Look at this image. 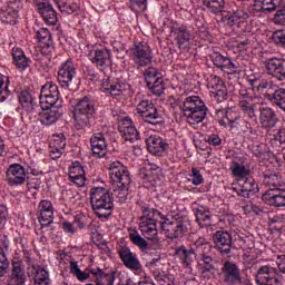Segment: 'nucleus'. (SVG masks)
<instances>
[{
    "label": "nucleus",
    "instance_id": "f257e3e1",
    "mask_svg": "<svg viewBox=\"0 0 285 285\" xmlns=\"http://www.w3.org/2000/svg\"><path fill=\"white\" fill-rule=\"evenodd\" d=\"M109 177L116 186L114 189V195L119 204H126L128 199V189L130 184H132V178H130V171L128 167L121 164V161H114L109 165Z\"/></svg>",
    "mask_w": 285,
    "mask_h": 285
},
{
    "label": "nucleus",
    "instance_id": "f03ea898",
    "mask_svg": "<svg viewBox=\"0 0 285 285\" xmlns=\"http://www.w3.org/2000/svg\"><path fill=\"white\" fill-rule=\"evenodd\" d=\"M89 199L94 215L98 219H108L115 210V200L110 190L106 187H92L89 190Z\"/></svg>",
    "mask_w": 285,
    "mask_h": 285
},
{
    "label": "nucleus",
    "instance_id": "7ed1b4c3",
    "mask_svg": "<svg viewBox=\"0 0 285 285\" xmlns=\"http://www.w3.org/2000/svg\"><path fill=\"white\" fill-rule=\"evenodd\" d=\"M194 246L196 248L197 262L200 266L202 275L208 273L209 275H215V273L219 271V267H217L219 259H217L215 252H213V245H210L206 238L199 237L195 240Z\"/></svg>",
    "mask_w": 285,
    "mask_h": 285
},
{
    "label": "nucleus",
    "instance_id": "20e7f679",
    "mask_svg": "<svg viewBox=\"0 0 285 285\" xmlns=\"http://www.w3.org/2000/svg\"><path fill=\"white\" fill-rule=\"evenodd\" d=\"M95 101L90 96L79 99L73 110V119L78 130H90L95 124Z\"/></svg>",
    "mask_w": 285,
    "mask_h": 285
},
{
    "label": "nucleus",
    "instance_id": "39448f33",
    "mask_svg": "<svg viewBox=\"0 0 285 285\" xmlns=\"http://www.w3.org/2000/svg\"><path fill=\"white\" fill-rule=\"evenodd\" d=\"M184 117L187 118L188 124L195 126L202 124L208 115V107L199 96H189L185 98L181 105Z\"/></svg>",
    "mask_w": 285,
    "mask_h": 285
},
{
    "label": "nucleus",
    "instance_id": "423d86ee",
    "mask_svg": "<svg viewBox=\"0 0 285 285\" xmlns=\"http://www.w3.org/2000/svg\"><path fill=\"white\" fill-rule=\"evenodd\" d=\"M249 83L253 88H257V90H266L268 88L267 92L265 94L266 99L272 101L274 106H277L279 110L285 112V89L284 88H276L273 90V85H269L268 81L265 79H262V77H254L249 78Z\"/></svg>",
    "mask_w": 285,
    "mask_h": 285
},
{
    "label": "nucleus",
    "instance_id": "0eeeda50",
    "mask_svg": "<svg viewBox=\"0 0 285 285\" xmlns=\"http://www.w3.org/2000/svg\"><path fill=\"white\" fill-rule=\"evenodd\" d=\"M188 226H190L188 220L179 215L173 216L171 220L165 216V219L160 222V228L168 239H178V237L186 235Z\"/></svg>",
    "mask_w": 285,
    "mask_h": 285
},
{
    "label": "nucleus",
    "instance_id": "6e6552de",
    "mask_svg": "<svg viewBox=\"0 0 285 285\" xmlns=\"http://www.w3.org/2000/svg\"><path fill=\"white\" fill-rule=\"evenodd\" d=\"M58 82L65 90H77L79 78H77V67L72 60H66L58 70Z\"/></svg>",
    "mask_w": 285,
    "mask_h": 285
},
{
    "label": "nucleus",
    "instance_id": "1a4fd4ad",
    "mask_svg": "<svg viewBox=\"0 0 285 285\" xmlns=\"http://www.w3.org/2000/svg\"><path fill=\"white\" fill-rule=\"evenodd\" d=\"M137 115L150 126H164L165 120L159 109L156 108L155 104L150 100H141L136 107Z\"/></svg>",
    "mask_w": 285,
    "mask_h": 285
},
{
    "label": "nucleus",
    "instance_id": "9d476101",
    "mask_svg": "<svg viewBox=\"0 0 285 285\" xmlns=\"http://www.w3.org/2000/svg\"><path fill=\"white\" fill-rule=\"evenodd\" d=\"M175 43L181 51L190 50L195 46V33L186 24L174 23L170 27Z\"/></svg>",
    "mask_w": 285,
    "mask_h": 285
},
{
    "label": "nucleus",
    "instance_id": "9b49d317",
    "mask_svg": "<svg viewBox=\"0 0 285 285\" xmlns=\"http://www.w3.org/2000/svg\"><path fill=\"white\" fill-rule=\"evenodd\" d=\"M250 16L248 11L242 7L235 6V3L230 2L229 7L222 13V21L225 26L233 28V26H239V23H244L246 19Z\"/></svg>",
    "mask_w": 285,
    "mask_h": 285
},
{
    "label": "nucleus",
    "instance_id": "f8f14e48",
    "mask_svg": "<svg viewBox=\"0 0 285 285\" xmlns=\"http://www.w3.org/2000/svg\"><path fill=\"white\" fill-rule=\"evenodd\" d=\"M88 59L101 72H106V70H110V68H112V51L108 48L89 51Z\"/></svg>",
    "mask_w": 285,
    "mask_h": 285
},
{
    "label": "nucleus",
    "instance_id": "ddd939ff",
    "mask_svg": "<svg viewBox=\"0 0 285 285\" xmlns=\"http://www.w3.org/2000/svg\"><path fill=\"white\" fill-rule=\"evenodd\" d=\"M258 285H284L279 271L271 265L262 266L256 273Z\"/></svg>",
    "mask_w": 285,
    "mask_h": 285
},
{
    "label": "nucleus",
    "instance_id": "4468645a",
    "mask_svg": "<svg viewBox=\"0 0 285 285\" xmlns=\"http://www.w3.org/2000/svg\"><path fill=\"white\" fill-rule=\"evenodd\" d=\"M219 277L223 284L239 285L242 284V269L234 262L226 261L220 269Z\"/></svg>",
    "mask_w": 285,
    "mask_h": 285
},
{
    "label": "nucleus",
    "instance_id": "2eb2a0df",
    "mask_svg": "<svg viewBox=\"0 0 285 285\" xmlns=\"http://www.w3.org/2000/svg\"><path fill=\"white\" fill-rule=\"evenodd\" d=\"M145 81L147 88L155 95L156 97H160L164 95V78H161V73L156 68L149 67L144 72Z\"/></svg>",
    "mask_w": 285,
    "mask_h": 285
},
{
    "label": "nucleus",
    "instance_id": "dca6fc26",
    "mask_svg": "<svg viewBox=\"0 0 285 285\" xmlns=\"http://www.w3.org/2000/svg\"><path fill=\"white\" fill-rule=\"evenodd\" d=\"M131 59L139 68L150 66L153 63V49L146 42H140L131 49Z\"/></svg>",
    "mask_w": 285,
    "mask_h": 285
},
{
    "label": "nucleus",
    "instance_id": "f3484780",
    "mask_svg": "<svg viewBox=\"0 0 285 285\" xmlns=\"http://www.w3.org/2000/svg\"><path fill=\"white\" fill-rule=\"evenodd\" d=\"M19 104L22 106L21 117L24 121H32L37 115V102L29 91H21L18 96Z\"/></svg>",
    "mask_w": 285,
    "mask_h": 285
},
{
    "label": "nucleus",
    "instance_id": "a211bd4d",
    "mask_svg": "<svg viewBox=\"0 0 285 285\" xmlns=\"http://www.w3.org/2000/svg\"><path fill=\"white\" fill-rule=\"evenodd\" d=\"M102 92L109 95L112 99L121 101L124 99V92H126V85L117 78H106L102 79Z\"/></svg>",
    "mask_w": 285,
    "mask_h": 285
},
{
    "label": "nucleus",
    "instance_id": "6ab92c4d",
    "mask_svg": "<svg viewBox=\"0 0 285 285\" xmlns=\"http://www.w3.org/2000/svg\"><path fill=\"white\" fill-rule=\"evenodd\" d=\"M215 248L220 253V255H230V250L235 243H233V234L226 230H217L213 235Z\"/></svg>",
    "mask_w": 285,
    "mask_h": 285
},
{
    "label": "nucleus",
    "instance_id": "aec40b11",
    "mask_svg": "<svg viewBox=\"0 0 285 285\" xmlns=\"http://www.w3.org/2000/svg\"><path fill=\"white\" fill-rule=\"evenodd\" d=\"M36 7L38 8V12L41 14L47 26H57L59 17L52 7V3H50V0H36Z\"/></svg>",
    "mask_w": 285,
    "mask_h": 285
},
{
    "label": "nucleus",
    "instance_id": "412c9836",
    "mask_svg": "<svg viewBox=\"0 0 285 285\" xmlns=\"http://www.w3.org/2000/svg\"><path fill=\"white\" fill-rule=\"evenodd\" d=\"M146 144L148 151L155 157H166L168 150H170V145L159 136H150L147 138Z\"/></svg>",
    "mask_w": 285,
    "mask_h": 285
},
{
    "label": "nucleus",
    "instance_id": "4be33fe9",
    "mask_svg": "<svg viewBox=\"0 0 285 285\" xmlns=\"http://www.w3.org/2000/svg\"><path fill=\"white\" fill-rule=\"evenodd\" d=\"M7 184L9 186H23L26 184V167L21 164H11L7 169Z\"/></svg>",
    "mask_w": 285,
    "mask_h": 285
},
{
    "label": "nucleus",
    "instance_id": "5701e85b",
    "mask_svg": "<svg viewBox=\"0 0 285 285\" xmlns=\"http://www.w3.org/2000/svg\"><path fill=\"white\" fill-rule=\"evenodd\" d=\"M118 255L126 268H128L129 271H141V262H139L137 254L130 250V247L120 246V248L118 249Z\"/></svg>",
    "mask_w": 285,
    "mask_h": 285
},
{
    "label": "nucleus",
    "instance_id": "b1692460",
    "mask_svg": "<svg viewBox=\"0 0 285 285\" xmlns=\"http://www.w3.org/2000/svg\"><path fill=\"white\" fill-rule=\"evenodd\" d=\"M262 199L266 206L273 208H285V188L284 189H267Z\"/></svg>",
    "mask_w": 285,
    "mask_h": 285
},
{
    "label": "nucleus",
    "instance_id": "393cba45",
    "mask_svg": "<svg viewBox=\"0 0 285 285\" xmlns=\"http://www.w3.org/2000/svg\"><path fill=\"white\" fill-rule=\"evenodd\" d=\"M118 130L125 141H139V130L135 127V122L130 118L122 119L118 125Z\"/></svg>",
    "mask_w": 285,
    "mask_h": 285
},
{
    "label": "nucleus",
    "instance_id": "a878e982",
    "mask_svg": "<svg viewBox=\"0 0 285 285\" xmlns=\"http://www.w3.org/2000/svg\"><path fill=\"white\" fill-rule=\"evenodd\" d=\"M233 191L238 195V197H244V199H253L257 193H259V185L255 183L253 178H246L243 183H239L238 187H233Z\"/></svg>",
    "mask_w": 285,
    "mask_h": 285
},
{
    "label": "nucleus",
    "instance_id": "bb28decb",
    "mask_svg": "<svg viewBox=\"0 0 285 285\" xmlns=\"http://www.w3.org/2000/svg\"><path fill=\"white\" fill-rule=\"evenodd\" d=\"M267 75L275 77L278 81H285V59L269 58L265 61Z\"/></svg>",
    "mask_w": 285,
    "mask_h": 285
},
{
    "label": "nucleus",
    "instance_id": "cd10ccee",
    "mask_svg": "<svg viewBox=\"0 0 285 285\" xmlns=\"http://www.w3.org/2000/svg\"><path fill=\"white\" fill-rule=\"evenodd\" d=\"M38 222L41 226H50L55 220V207L50 200H41L38 205Z\"/></svg>",
    "mask_w": 285,
    "mask_h": 285
},
{
    "label": "nucleus",
    "instance_id": "c85d7f7f",
    "mask_svg": "<svg viewBox=\"0 0 285 285\" xmlns=\"http://www.w3.org/2000/svg\"><path fill=\"white\" fill-rule=\"evenodd\" d=\"M137 204L142 214L139 217V222L158 224L159 219H161L160 222H164V219H166V216H164L159 210L148 207L144 202H138Z\"/></svg>",
    "mask_w": 285,
    "mask_h": 285
},
{
    "label": "nucleus",
    "instance_id": "c756f323",
    "mask_svg": "<svg viewBox=\"0 0 285 285\" xmlns=\"http://www.w3.org/2000/svg\"><path fill=\"white\" fill-rule=\"evenodd\" d=\"M11 266L8 284H26V266H23V262L19 258H13Z\"/></svg>",
    "mask_w": 285,
    "mask_h": 285
},
{
    "label": "nucleus",
    "instance_id": "7c9ffc66",
    "mask_svg": "<svg viewBox=\"0 0 285 285\" xmlns=\"http://www.w3.org/2000/svg\"><path fill=\"white\" fill-rule=\"evenodd\" d=\"M19 19V4L11 2L6 7H2L0 11V21L7 26H16Z\"/></svg>",
    "mask_w": 285,
    "mask_h": 285
},
{
    "label": "nucleus",
    "instance_id": "2f4dec72",
    "mask_svg": "<svg viewBox=\"0 0 285 285\" xmlns=\"http://www.w3.org/2000/svg\"><path fill=\"white\" fill-rule=\"evenodd\" d=\"M49 148V157H51V159H60L61 155L66 151V136H63V134L53 136Z\"/></svg>",
    "mask_w": 285,
    "mask_h": 285
},
{
    "label": "nucleus",
    "instance_id": "473e14b6",
    "mask_svg": "<svg viewBox=\"0 0 285 285\" xmlns=\"http://www.w3.org/2000/svg\"><path fill=\"white\" fill-rule=\"evenodd\" d=\"M90 144L95 157L101 158L107 155L108 144H106V138L104 137V134L98 132L90 138Z\"/></svg>",
    "mask_w": 285,
    "mask_h": 285
},
{
    "label": "nucleus",
    "instance_id": "72a5a7b5",
    "mask_svg": "<svg viewBox=\"0 0 285 285\" xmlns=\"http://www.w3.org/2000/svg\"><path fill=\"white\" fill-rule=\"evenodd\" d=\"M261 125L263 128H267V130H271L277 126V121H279V118H277V114L273 108L264 107L261 109Z\"/></svg>",
    "mask_w": 285,
    "mask_h": 285
},
{
    "label": "nucleus",
    "instance_id": "f704fd0d",
    "mask_svg": "<svg viewBox=\"0 0 285 285\" xmlns=\"http://www.w3.org/2000/svg\"><path fill=\"white\" fill-rule=\"evenodd\" d=\"M215 85H212L213 90L210 97H214L215 101L217 104H222L228 99V91L226 89V85L224 83V80L219 77H214Z\"/></svg>",
    "mask_w": 285,
    "mask_h": 285
},
{
    "label": "nucleus",
    "instance_id": "c9c22d12",
    "mask_svg": "<svg viewBox=\"0 0 285 285\" xmlns=\"http://www.w3.org/2000/svg\"><path fill=\"white\" fill-rule=\"evenodd\" d=\"M195 215L196 222L200 228H208V226H213V213H210V208L199 206L195 209Z\"/></svg>",
    "mask_w": 285,
    "mask_h": 285
},
{
    "label": "nucleus",
    "instance_id": "e433bc0d",
    "mask_svg": "<svg viewBox=\"0 0 285 285\" xmlns=\"http://www.w3.org/2000/svg\"><path fill=\"white\" fill-rule=\"evenodd\" d=\"M11 55L13 57V65L18 70L23 72V70L30 68V58L26 57V52L22 48L13 47Z\"/></svg>",
    "mask_w": 285,
    "mask_h": 285
},
{
    "label": "nucleus",
    "instance_id": "4c0bfd02",
    "mask_svg": "<svg viewBox=\"0 0 285 285\" xmlns=\"http://www.w3.org/2000/svg\"><path fill=\"white\" fill-rule=\"evenodd\" d=\"M279 6H282V0H255L254 2L256 12H263L264 14L275 12Z\"/></svg>",
    "mask_w": 285,
    "mask_h": 285
},
{
    "label": "nucleus",
    "instance_id": "58836bf2",
    "mask_svg": "<svg viewBox=\"0 0 285 285\" xmlns=\"http://www.w3.org/2000/svg\"><path fill=\"white\" fill-rule=\"evenodd\" d=\"M139 230L145 239H149V242H157L159 235L157 223H146L139 220Z\"/></svg>",
    "mask_w": 285,
    "mask_h": 285
},
{
    "label": "nucleus",
    "instance_id": "ea45409f",
    "mask_svg": "<svg viewBox=\"0 0 285 285\" xmlns=\"http://www.w3.org/2000/svg\"><path fill=\"white\" fill-rule=\"evenodd\" d=\"M175 254L178 256L184 266H190V264H193L194 259L197 257V249L188 248L181 245L180 247L176 248Z\"/></svg>",
    "mask_w": 285,
    "mask_h": 285
},
{
    "label": "nucleus",
    "instance_id": "a19ab883",
    "mask_svg": "<svg viewBox=\"0 0 285 285\" xmlns=\"http://www.w3.org/2000/svg\"><path fill=\"white\" fill-rule=\"evenodd\" d=\"M264 186H268L269 190H283L285 188L284 179L277 174H264Z\"/></svg>",
    "mask_w": 285,
    "mask_h": 285
},
{
    "label": "nucleus",
    "instance_id": "79ce46f5",
    "mask_svg": "<svg viewBox=\"0 0 285 285\" xmlns=\"http://www.w3.org/2000/svg\"><path fill=\"white\" fill-rule=\"evenodd\" d=\"M59 117H61L59 109H51L40 112L38 115V121H40L42 126H53V124L59 121Z\"/></svg>",
    "mask_w": 285,
    "mask_h": 285
},
{
    "label": "nucleus",
    "instance_id": "37998d69",
    "mask_svg": "<svg viewBox=\"0 0 285 285\" xmlns=\"http://www.w3.org/2000/svg\"><path fill=\"white\" fill-rule=\"evenodd\" d=\"M203 6L210 14H222L226 8V0H204Z\"/></svg>",
    "mask_w": 285,
    "mask_h": 285
},
{
    "label": "nucleus",
    "instance_id": "c03bdc74",
    "mask_svg": "<svg viewBox=\"0 0 285 285\" xmlns=\"http://www.w3.org/2000/svg\"><path fill=\"white\" fill-rule=\"evenodd\" d=\"M39 99L42 110L61 108V96H40Z\"/></svg>",
    "mask_w": 285,
    "mask_h": 285
},
{
    "label": "nucleus",
    "instance_id": "a18cd8bd",
    "mask_svg": "<svg viewBox=\"0 0 285 285\" xmlns=\"http://www.w3.org/2000/svg\"><path fill=\"white\" fill-rule=\"evenodd\" d=\"M229 170H232V175L239 179V181H244L250 177V170L237 161L232 163Z\"/></svg>",
    "mask_w": 285,
    "mask_h": 285
},
{
    "label": "nucleus",
    "instance_id": "49530a36",
    "mask_svg": "<svg viewBox=\"0 0 285 285\" xmlns=\"http://www.w3.org/2000/svg\"><path fill=\"white\" fill-rule=\"evenodd\" d=\"M40 96L42 97H61L59 94V87L57 83L49 81L45 83L40 89Z\"/></svg>",
    "mask_w": 285,
    "mask_h": 285
},
{
    "label": "nucleus",
    "instance_id": "de8ad7c7",
    "mask_svg": "<svg viewBox=\"0 0 285 285\" xmlns=\"http://www.w3.org/2000/svg\"><path fill=\"white\" fill-rule=\"evenodd\" d=\"M238 106L249 119H256L255 108H257V105L253 100H240Z\"/></svg>",
    "mask_w": 285,
    "mask_h": 285
},
{
    "label": "nucleus",
    "instance_id": "09e8293b",
    "mask_svg": "<svg viewBox=\"0 0 285 285\" xmlns=\"http://www.w3.org/2000/svg\"><path fill=\"white\" fill-rule=\"evenodd\" d=\"M35 285H50V274L46 268L38 267L35 275Z\"/></svg>",
    "mask_w": 285,
    "mask_h": 285
},
{
    "label": "nucleus",
    "instance_id": "8fccbe9b",
    "mask_svg": "<svg viewBox=\"0 0 285 285\" xmlns=\"http://www.w3.org/2000/svg\"><path fill=\"white\" fill-rule=\"evenodd\" d=\"M225 119H227L229 128H239L242 124H245L244 119L233 111H226Z\"/></svg>",
    "mask_w": 285,
    "mask_h": 285
},
{
    "label": "nucleus",
    "instance_id": "3c124183",
    "mask_svg": "<svg viewBox=\"0 0 285 285\" xmlns=\"http://www.w3.org/2000/svg\"><path fill=\"white\" fill-rule=\"evenodd\" d=\"M70 273L77 277L79 282H86V279H90V274L82 272L79 268V264L77 262L70 263Z\"/></svg>",
    "mask_w": 285,
    "mask_h": 285
},
{
    "label": "nucleus",
    "instance_id": "603ef678",
    "mask_svg": "<svg viewBox=\"0 0 285 285\" xmlns=\"http://www.w3.org/2000/svg\"><path fill=\"white\" fill-rule=\"evenodd\" d=\"M129 239L141 250H146V248H148V242H146V238L141 237V235H139L137 232L130 233Z\"/></svg>",
    "mask_w": 285,
    "mask_h": 285
},
{
    "label": "nucleus",
    "instance_id": "864d4df0",
    "mask_svg": "<svg viewBox=\"0 0 285 285\" xmlns=\"http://www.w3.org/2000/svg\"><path fill=\"white\" fill-rule=\"evenodd\" d=\"M81 175H86V168L79 161H73L69 166V178L79 177Z\"/></svg>",
    "mask_w": 285,
    "mask_h": 285
},
{
    "label": "nucleus",
    "instance_id": "5fc2aeb1",
    "mask_svg": "<svg viewBox=\"0 0 285 285\" xmlns=\"http://www.w3.org/2000/svg\"><path fill=\"white\" fill-rule=\"evenodd\" d=\"M10 85V78L0 73V101H6L7 95L10 92L8 86Z\"/></svg>",
    "mask_w": 285,
    "mask_h": 285
},
{
    "label": "nucleus",
    "instance_id": "6e6d98bb",
    "mask_svg": "<svg viewBox=\"0 0 285 285\" xmlns=\"http://www.w3.org/2000/svg\"><path fill=\"white\" fill-rule=\"evenodd\" d=\"M129 8L134 12H146L148 8V0H129Z\"/></svg>",
    "mask_w": 285,
    "mask_h": 285
},
{
    "label": "nucleus",
    "instance_id": "4d7b16f0",
    "mask_svg": "<svg viewBox=\"0 0 285 285\" xmlns=\"http://www.w3.org/2000/svg\"><path fill=\"white\" fill-rule=\"evenodd\" d=\"M58 8L60 12H62V14H73V12H77V10H79V4L76 2H63L62 4H58Z\"/></svg>",
    "mask_w": 285,
    "mask_h": 285
},
{
    "label": "nucleus",
    "instance_id": "13d9d810",
    "mask_svg": "<svg viewBox=\"0 0 285 285\" xmlns=\"http://www.w3.org/2000/svg\"><path fill=\"white\" fill-rule=\"evenodd\" d=\"M153 275L156 282H159L160 285H170V275L166 274V272L155 269Z\"/></svg>",
    "mask_w": 285,
    "mask_h": 285
},
{
    "label": "nucleus",
    "instance_id": "bf43d9fd",
    "mask_svg": "<svg viewBox=\"0 0 285 285\" xmlns=\"http://www.w3.org/2000/svg\"><path fill=\"white\" fill-rule=\"evenodd\" d=\"M232 242L235 244V242H238V247L242 248L244 244H246V234L242 232L240 229H235L234 235H232Z\"/></svg>",
    "mask_w": 285,
    "mask_h": 285
},
{
    "label": "nucleus",
    "instance_id": "052dcab7",
    "mask_svg": "<svg viewBox=\"0 0 285 285\" xmlns=\"http://www.w3.org/2000/svg\"><path fill=\"white\" fill-rule=\"evenodd\" d=\"M272 38L276 46H282V48H285V30L275 31Z\"/></svg>",
    "mask_w": 285,
    "mask_h": 285
},
{
    "label": "nucleus",
    "instance_id": "680f3d73",
    "mask_svg": "<svg viewBox=\"0 0 285 285\" xmlns=\"http://www.w3.org/2000/svg\"><path fill=\"white\" fill-rule=\"evenodd\" d=\"M190 177H193L191 184H194V186H202V184H204V176L202 175V171H199V169L191 168Z\"/></svg>",
    "mask_w": 285,
    "mask_h": 285
},
{
    "label": "nucleus",
    "instance_id": "e2e57ef3",
    "mask_svg": "<svg viewBox=\"0 0 285 285\" xmlns=\"http://www.w3.org/2000/svg\"><path fill=\"white\" fill-rule=\"evenodd\" d=\"M91 275H94V277H96V284H98V282H104V277L106 279V275H112L111 273H105L104 269L101 268H96V269H90Z\"/></svg>",
    "mask_w": 285,
    "mask_h": 285
},
{
    "label": "nucleus",
    "instance_id": "0e129e2a",
    "mask_svg": "<svg viewBox=\"0 0 285 285\" xmlns=\"http://www.w3.org/2000/svg\"><path fill=\"white\" fill-rule=\"evenodd\" d=\"M26 181H27V186L29 188H33V190H39L41 186V180L37 177L27 176Z\"/></svg>",
    "mask_w": 285,
    "mask_h": 285
},
{
    "label": "nucleus",
    "instance_id": "69168bd1",
    "mask_svg": "<svg viewBox=\"0 0 285 285\" xmlns=\"http://www.w3.org/2000/svg\"><path fill=\"white\" fill-rule=\"evenodd\" d=\"M36 36H37L38 41H46V39L50 40V38H51L50 31L47 28H40L36 32Z\"/></svg>",
    "mask_w": 285,
    "mask_h": 285
},
{
    "label": "nucleus",
    "instance_id": "338daca9",
    "mask_svg": "<svg viewBox=\"0 0 285 285\" xmlns=\"http://www.w3.org/2000/svg\"><path fill=\"white\" fill-rule=\"evenodd\" d=\"M237 65H235L234 61L227 57L225 58V62H223L220 70H223V72H226V70H237Z\"/></svg>",
    "mask_w": 285,
    "mask_h": 285
},
{
    "label": "nucleus",
    "instance_id": "774afa93",
    "mask_svg": "<svg viewBox=\"0 0 285 285\" xmlns=\"http://www.w3.org/2000/svg\"><path fill=\"white\" fill-rule=\"evenodd\" d=\"M205 141L209 144L210 146H220L222 145V138H219V135L212 134L207 138H205Z\"/></svg>",
    "mask_w": 285,
    "mask_h": 285
}]
</instances>
